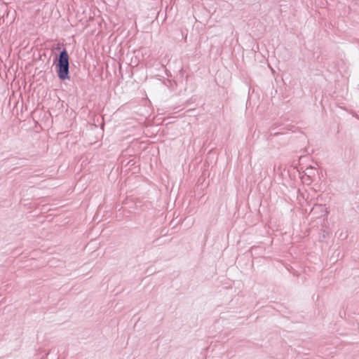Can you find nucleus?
<instances>
[{
    "mask_svg": "<svg viewBox=\"0 0 359 359\" xmlns=\"http://www.w3.org/2000/svg\"><path fill=\"white\" fill-rule=\"evenodd\" d=\"M57 67L59 78L62 80L67 79L69 74V55L66 50H63L60 53Z\"/></svg>",
    "mask_w": 359,
    "mask_h": 359,
    "instance_id": "nucleus-1",
    "label": "nucleus"
}]
</instances>
